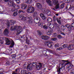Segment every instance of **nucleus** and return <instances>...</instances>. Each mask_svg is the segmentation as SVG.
<instances>
[{
    "label": "nucleus",
    "mask_w": 74,
    "mask_h": 74,
    "mask_svg": "<svg viewBox=\"0 0 74 74\" xmlns=\"http://www.w3.org/2000/svg\"><path fill=\"white\" fill-rule=\"evenodd\" d=\"M8 5L10 7H11L12 9L11 11L12 12L15 11V10H18L19 8V6L18 5H16L14 3V1H9L8 2Z\"/></svg>",
    "instance_id": "f257e3e1"
},
{
    "label": "nucleus",
    "mask_w": 74,
    "mask_h": 74,
    "mask_svg": "<svg viewBox=\"0 0 74 74\" xmlns=\"http://www.w3.org/2000/svg\"><path fill=\"white\" fill-rule=\"evenodd\" d=\"M53 3L54 5H56L55 8L56 10L58 8H60V9H63L64 7V4H65L64 3H62L59 7V1L58 0H54L53 1Z\"/></svg>",
    "instance_id": "f03ea898"
},
{
    "label": "nucleus",
    "mask_w": 74,
    "mask_h": 74,
    "mask_svg": "<svg viewBox=\"0 0 74 74\" xmlns=\"http://www.w3.org/2000/svg\"><path fill=\"white\" fill-rule=\"evenodd\" d=\"M3 39L5 40L6 41V44L7 45H10V44H11V41H12V43L10 46V48H12V47H14L15 43L13 40H12V39H8L5 37H3Z\"/></svg>",
    "instance_id": "7ed1b4c3"
},
{
    "label": "nucleus",
    "mask_w": 74,
    "mask_h": 74,
    "mask_svg": "<svg viewBox=\"0 0 74 74\" xmlns=\"http://www.w3.org/2000/svg\"><path fill=\"white\" fill-rule=\"evenodd\" d=\"M11 30L12 31H15L16 30L17 32H19V33H21L22 32V29H21V27L19 26H12L10 28Z\"/></svg>",
    "instance_id": "20e7f679"
},
{
    "label": "nucleus",
    "mask_w": 74,
    "mask_h": 74,
    "mask_svg": "<svg viewBox=\"0 0 74 74\" xmlns=\"http://www.w3.org/2000/svg\"><path fill=\"white\" fill-rule=\"evenodd\" d=\"M34 10H35L34 8L31 7H29L27 9V12H29L30 13H32V12H34Z\"/></svg>",
    "instance_id": "39448f33"
},
{
    "label": "nucleus",
    "mask_w": 74,
    "mask_h": 74,
    "mask_svg": "<svg viewBox=\"0 0 74 74\" xmlns=\"http://www.w3.org/2000/svg\"><path fill=\"white\" fill-rule=\"evenodd\" d=\"M40 21H41L40 17L38 16L36 17L35 18H34V22L36 23H39Z\"/></svg>",
    "instance_id": "423d86ee"
},
{
    "label": "nucleus",
    "mask_w": 74,
    "mask_h": 74,
    "mask_svg": "<svg viewBox=\"0 0 74 74\" xmlns=\"http://www.w3.org/2000/svg\"><path fill=\"white\" fill-rule=\"evenodd\" d=\"M41 38L42 40H47L48 38H50V37L47 36H44V35H42L41 36Z\"/></svg>",
    "instance_id": "0eeeda50"
},
{
    "label": "nucleus",
    "mask_w": 74,
    "mask_h": 74,
    "mask_svg": "<svg viewBox=\"0 0 74 74\" xmlns=\"http://www.w3.org/2000/svg\"><path fill=\"white\" fill-rule=\"evenodd\" d=\"M53 32V29L52 28L49 29L48 32L46 34L49 36L51 35V33Z\"/></svg>",
    "instance_id": "6e6552de"
},
{
    "label": "nucleus",
    "mask_w": 74,
    "mask_h": 74,
    "mask_svg": "<svg viewBox=\"0 0 74 74\" xmlns=\"http://www.w3.org/2000/svg\"><path fill=\"white\" fill-rule=\"evenodd\" d=\"M40 16L43 20H45V19H47V17H45L44 14L42 13L40 14Z\"/></svg>",
    "instance_id": "1a4fd4ad"
},
{
    "label": "nucleus",
    "mask_w": 74,
    "mask_h": 74,
    "mask_svg": "<svg viewBox=\"0 0 74 74\" xmlns=\"http://www.w3.org/2000/svg\"><path fill=\"white\" fill-rule=\"evenodd\" d=\"M9 33V31L8 30L7 28L5 29L4 30V32H3V34L5 35V36H8V34Z\"/></svg>",
    "instance_id": "9d476101"
},
{
    "label": "nucleus",
    "mask_w": 74,
    "mask_h": 74,
    "mask_svg": "<svg viewBox=\"0 0 74 74\" xmlns=\"http://www.w3.org/2000/svg\"><path fill=\"white\" fill-rule=\"evenodd\" d=\"M32 66H30V65H28L27 66V69L28 71H31L32 70Z\"/></svg>",
    "instance_id": "9b49d317"
},
{
    "label": "nucleus",
    "mask_w": 74,
    "mask_h": 74,
    "mask_svg": "<svg viewBox=\"0 0 74 74\" xmlns=\"http://www.w3.org/2000/svg\"><path fill=\"white\" fill-rule=\"evenodd\" d=\"M39 65L36 66L37 70H40V69L41 67H42V65L41 63H39Z\"/></svg>",
    "instance_id": "f8f14e48"
},
{
    "label": "nucleus",
    "mask_w": 74,
    "mask_h": 74,
    "mask_svg": "<svg viewBox=\"0 0 74 74\" xmlns=\"http://www.w3.org/2000/svg\"><path fill=\"white\" fill-rule=\"evenodd\" d=\"M68 49L69 50H73L74 49V47L73 45H70L68 47Z\"/></svg>",
    "instance_id": "ddd939ff"
},
{
    "label": "nucleus",
    "mask_w": 74,
    "mask_h": 74,
    "mask_svg": "<svg viewBox=\"0 0 74 74\" xmlns=\"http://www.w3.org/2000/svg\"><path fill=\"white\" fill-rule=\"evenodd\" d=\"M27 7V5L26 4H21V8L23 9V10H25V9H26V8Z\"/></svg>",
    "instance_id": "4468645a"
},
{
    "label": "nucleus",
    "mask_w": 74,
    "mask_h": 74,
    "mask_svg": "<svg viewBox=\"0 0 74 74\" xmlns=\"http://www.w3.org/2000/svg\"><path fill=\"white\" fill-rule=\"evenodd\" d=\"M37 7L38 8H42V5L39 3H36Z\"/></svg>",
    "instance_id": "2eb2a0df"
},
{
    "label": "nucleus",
    "mask_w": 74,
    "mask_h": 74,
    "mask_svg": "<svg viewBox=\"0 0 74 74\" xmlns=\"http://www.w3.org/2000/svg\"><path fill=\"white\" fill-rule=\"evenodd\" d=\"M45 12H47V14L48 15H51V11L49 10H45L44 11Z\"/></svg>",
    "instance_id": "dca6fc26"
},
{
    "label": "nucleus",
    "mask_w": 74,
    "mask_h": 74,
    "mask_svg": "<svg viewBox=\"0 0 74 74\" xmlns=\"http://www.w3.org/2000/svg\"><path fill=\"white\" fill-rule=\"evenodd\" d=\"M65 26L68 28V29L69 31H71V26H70V25L69 24H66L65 25Z\"/></svg>",
    "instance_id": "f3484780"
},
{
    "label": "nucleus",
    "mask_w": 74,
    "mask_h": 74,
    "mask_svg": "<svg viewBox=\"0 0 74 74\" xmlns=\"http://www.w3.org/2000/svg\"><path fill=\"white\" fill-rule=\"evenodd\" d=\"M10 22L11 23V25H14V24L16 23V21L13 20H10Z\"/></svg>",
    "instance_id": "a211bd4d"
},
{
    "label": "nucleus",
    "mask_w": 74,
    "mask_h": 74,
    "mask_svg": "<svg viewBox=\"0 0 74 74\" xmlns=\"http://www.w3.org/2000/svg\"><path fill=\"white\" fill-rule=\"evenodd\" d=\"M47 22H51L52 21V19L51 18L49 17L47 18Z\"/></svg>",
    "instance_id": "6ab92c4d"
},
{
    "label": "nucleus",
    "mask_w": 74,
    "mask_h": 74,
    "mask_svg": "<svg viewBox=\"0 0 74 74\" xmlns=\"http://www.w3.org/2000/svg\"><path fill=\"white\" fill-rule=\"evenodd\" d=\"M27 23L28 24H32L33 23V20L32 19H29V20L27 21Z\"/></svg>",
    "instance_id": "aec40b11"
},
{
    "label": "nucleus",
    "mask_w": 74,
    "mask_h": 74,
    "mask_svg": "<svg viewBox=\"0 0 74 74\" xmlns=\"http://www.w3.org/2000/svg\"><path fill=\"white\" fill-rule=\"evenodd\" d=\"M46 1L48 4H49V5H51V6H52V4L51 3V1H50V0H47Z\"/></svg>",
    "instance_id": "412c9836"
},
{
    "label": "nucleus",
    "mask_w": 74,
    "mask_h": 74,
    "mask_svg": "<svg viewBox=\"0 0 74 74\" xmlns=\"http://www.w3.org/2000/svg\"><path fill=\"white\" fill-rule=\"evenodd\" d=\"M52 44H53V42H51V43H48L47 45L49 48H51L52 47Z\"/></svg>",
    "instance_id": "4be33fe9"
},
{
    "label": "nucleus",
    "mask_w": 74,
    "mask_h": 74,
    "mask_svg": "<svg viewBox=\"0 0 74 74\" xmlns=\"http://www.w3.org/2000/svg\"><path fill=\"white\" fill-rule=\"evenodd\" d=\"M21 74H26L27 72H26V71L25 70H22L21 71Z\"/></svg>",
    "instance_id": "5701e85b"
},
{
    "label": "nucleus",
    "mask_w": 74,
    "mask_h": 74,
    "mask_svg": "<svg viewBox=\"0 0 74 74\" xmlns=\"http://www.w3.org/2000/svg\"><path fill=\"white\" fill-rule=\"evenodd\" d=\"M32 66H34V67H36L37 64V62H32L31 63Z\"/></svg>",
    "instance_id": "b1692460"
},
{
    "label": "nucleus",
    "mask_w": 74,
    "mask_h": 74,
    "mask_svg": "<svg viewBox=\"0 0 74 74\" xmlns=\"http://www.w3.org/2000/svg\"><path fill=\"white\" fill-rule=\"evenodd\" d=\"M53 21L54 22H55V21H56V20L57 21V20H58L59 19L58 18H56V16H54L53 17Z\"/></svg>",
    "instance_id": "393cba45"
},
{
    "label": "nucleus",
    "mask_w": 74,
    "mask_h": 74,
    "mask_svg": "<svg viewBox=\"0 0 74 74\" xmlns=\"http://www.w3.org/2000/svg\"><path fill=\"white\" fill-rule=\"evenodd\" d=\"M32 2V0H27V1L26 3L27 4H31Z\"/></svg>",
    "instance_id": "a878e982"
},
{
    "label": "nucleus",
    "mask_w": 74,
    "mask_h": 74,
    "mask_svg": "<svg viewBox=\"0 0 74 74\" xmlns=\"http://www.w3.org/2000/svg\"><path fill=\"white\" fill-rule=\"evenodd\" d=\"M38 15V12H35L34 13L33 16L34 17L36 16H37Z\"/></svg>",
    "instance_id": "bb28decb"
},
{
    "label": "nucleus",
    "mask_w": 74,
    "mask_h": 74,
    "mask_svg": "<svg viewBox=\"0 0 74 74\" xmlns=\"http://www.w3.org/2000/svg\"><path fill=\"white\" fill-rule=\"evenodd\" d=\"M71 30H74V24L73 23H72L71 25Z\"/></svg>",
    "instance_id": "cd10ccee"
},
{
    "label": "nucleus",
    "mask_w": 74,
    "mask_h": 74,
    "mask_svg": "<svg viewBox=\"0 0 74 74\" xmlns=\"http://www.w3.org/2000/svg\"><path fill=\"white\" fill-rule=\"evenodd\" d=\"M38 36H41V34H42V33L41 32L40 30H38Z\"/></svg>",
    "instance_id": "c85d7f7f"
},
{
    "label": "nucleus",
    "mask_w": 74,
    "mask_h": 74,
    "mask_svg": "<svg viewBox=\"0 0 74 74\" xmlns=\"http://www.w3.org/2000/svg\"><path fill=\"white\" fill-rule=\"evenodd\" d=\"M57 22L58 23L59 25H61L62 22L60 20H59V19L58 18V20H57Z\"/></svg>",
    "instance_id": "c756f323"
},
{
    "label": "nucleus",
    "mask_w": 74,
    "mask_h": 74,
    "mask_svg": "<svg viewBox=\"0 0 74 74\" xmlns=\"http://www.w3.org/2000/svg\"><path fill=\"white\" fill-rule=\"evenodd\" d=\"M62 62H67L68 64H70V62H69V60H62Z\"/></svg>",
    "instance_id": "7c9ffc66"
},
{
    "label": "nucleus",
    "mask_w": 74,
    "mask_h": 74,
    "mask_svg": "<svg viewBox=\"0 0 74 74\" xmlns=\"http://www.w3.org/2000/svg\"><path fill=\"white\" fill-rule=\"evenodd\" d=\"M4 72V70L2 69H0V74H3V73Z\"/></svg>",
    "instance_id": "2f4dec72"
},
{
    "label": "nucleus",
    "mask_w": 74,
    "mask_h": 74,
    "mask_svg": "<svg viewBox=\"0 0 74 74\" xmlns=\"http://www.w3.org/2000/svg\"><path fill=\"white\" fill-rule=\"evenodd\" d=\"M21 20L23 21H26V17L25 16L22 17Z\"/></svg>",
    "instance_id": "473e14b6"
},
{
    "label": "nucleus",
    "mask_w": 74,
    "mask_h": 74,
    "mask_svg": "<svg viewBox=\"0 0 74 74\" xmlns=\"http://www.w3.org/2000/svg\"><path fill=\"white\" fill-rule=\"evenodd\" d=\"M57 37L59 39H61L62 38V36L60 35H58L57 36Z\"/></svg>",
    "instance_id": "72a5a7b5"
},
{
    "label": "nucleus",
    "mask_w": 74,
    "mask_h": 74,
    "mask_svg": "<svg viewBox=\"0 0 74 74\" xmlns=\"http://www.w3.org/2000/svg\"><path fill=\"white\" fill-rule=\"evenodd\" d=\"M16 1V3H19V0H11V1Z\"/></svg>",
    "instance_id": "f704fd0d"
},
{
    "label": "nucleus",
    "mask_w": 74,
    "mask_h": 74,
    "mask_svg": "<svg viewBox=\"0 0 74 74\" xmlns=\"http://www.w3.org/2000/svg\"><path fill=\"white\" fill-rule=\"evenodd\" d=\"M26 42L27 43V44H28V45H29V44H30V41L29 40H26Z\"/></svg>",
    "instance_id": "c9c22d12"
},
{
    "label": "nucleus",
    "mask_w": 74,
    "mask_h": 74,
    "mask_svg": "<svg viewBox=\"0 0 74 74\" xmlns=\"http://www.w3.org/2000/svg\"><path fill=\"white\" fill-rule=\"evenodd\" d=\"M54 45L55 47L58 48V47H59V43H56Z\"/></svg>",
    "instance_id": "e433bc0d"
},
{
    "label": "nucleus",
    "mask_w": 74,
    "mask_h": 74,
    "mask_svg": "<svg viewBox=\"0 0 74 74\" xmlns=\"http://www.w3.org/2000/svg\"><path fill=\"white\" fill-rule=\"evenodd\" d=\"M21 12H23V13H24L25 12V11H23L22 10H20L18 11V13L19 14H20V13H21Z\"/></svg>",
    "instance_id": "4c0bfd02"
},
{
    "label": "nucleus",
    "mask_w": 74,
    "mask_h": 74,
    "mask_svg": "<svg viewBox=\"0 0 74 74\" xmlns=\"http://www.w3.org/2000/svg\"><path fill=\"white\" fill-rule=\"evenodd\" d=\"M21 56H22V55H21V54H19V55L17 56V59H20Z\"/></svg>",
    "instance_id": "58836bf2"
},
{
    "label": "nucleus",
    "mask_w": 74,
    "mask_h": 74,
    "mask_svg": "<svg viewBox=\"0 0 74 74\" xmlns=\"http://www.w3.org/2000/svg\"><path fill=\"white\" fill-rule=\"evenodd\" d=\"M18 15V13L16 12H14L13 13V16H16Z\"/></svg>",
    "instance_id": "ea45409f"
},
{
    "label": "nucleus",
    "mask_w": 74,
    "mask_h": 74,
    "mask_svg": "<svg viewBox=\"0 0 74 74\" xmlns=\"http://www.w3.org/2000/svg\"><path fill=\"white\" fill-rule=\"evenodd\" d=\"M60 68H58L57 69V72H58V73H60Z\"/></svg>",
    "instance_id": "a19ab883"
},
{
    "label": "nucleus",
    "mask_w": 74,
    "mask_h": 74,
    "mask_svg": "<svg viewBox=\"0 0 74 74\" xmlns=\"http://www.w3.org/2000/svg\"><path fill=\"white\" fill-rule=\"evenodd\" d=\"M43 28L44 29H48V27L46 25H44L43 27Z\"/></svg>",
    "instance_id": "79ce46f5"
},
{
    "label": "nucleus",
    "mask_w": 74,
    "mask_h": 74,
    "mask_svg": "<svg viewBox=\"0 0 74 74\" xmlns=\"http://www.w3.org/2000/svg\"><path fill=\"white\" fill-rule=\"evenodd\" d=\"M47 52V50H44L43 51V53L44 55H47V54L46 55V52Z\"/></svg>",
    "instance_id": "37998d69"
},
{
    "label": "nucleus",
    "mask_w": 74,
    "mask_h": 74,
    "mask_svg": "<svg viewBox=\"0 0 74 74\" xmlns=\"http://www.w3.org/2000/svg\"><path fill=\"white\" fill-rule=\"evenodd\" d=\"M51 40H52V41H56V40H57V38H51Z\"/></svg>",
    "instance_id": "c03bdc74"
},
{
    "label": "nucleus",
    "mask_w": 74,
    "mask_h": 74,
    "mask_svg": "<svg viewBox=\"0 0 74 74\" xmlns=\"http://www.w3.org/2000/svg\"><path fill=\"white\" fill-rule=\"evenodd\" d=\"M54 26H56V27H58V26H59V25L56 23H54Z\"/></svg>",
    "instance_id": "a18cd8bd"
},
{
    "label": "nucleus",
    "mask_w": 74,
    "mask_h": 74,
    "mask_svg": "<svg viewBox=\"0 0 74 74\" xmlns=\"http://www.w3.org/2000/svg\"><path fill=\"white\" fill-rule=\"evenodd\" d=\"M12 56L13 59H14L15 58V57H16V55H12Z\"/></svg>",
    "instance_id": "49530a36"
},
{
    "label": "nucleus",
    "mask_w": 74,
    "mask_h": 74,
    "mask_svg": "<svg viewBox=\"0 0 74 74\" xmlns=\"http://www.w3.org/2000/svg\"><path fill=\"white\" fill-rule=\"evenodd\" d=\"M65 66H62L61 67V70H64V69H65Z\"/></svg>",
    "instance_id": "de8ad7c7"
},
{
    "label": "nucleus",
    "mask_w": 74,
    "mask_h": 74,
    "mask_svg": "<svg viewBox=\"0 0 74 74\" xmlns=\"http://www.w3.org/2000/svg\"><path fill=\"white\" fill-rule=\"evenodd\" d=\"M46 50H47V51H48V52H50V53H51L52 52V51L50 49H47Z\"/></svg>",
    "instance_id": "09e8293b"
},
{
    "label": "nucleus",
    "mask_w": 74,
    "mask_h": 74,
    "mask_svg": "<svg viewBox=\"0 0 74 74\" xmlns=\"http://www.w3.org/2000/svg\"><path fill=\"white\" fill-rule=\"evenodd\" d=\"M6 25L8 27H10V23H7Z\"/></svg>",
    "instance_id": "8fccbe9b"
},
{
    "label": "nucleus",
    "mask_w": 74,
    "mask_h": 74,
    "mask_svg": "<svg viewBox=\"0 0 74 74\" xmlns=\"http://www.w3.org/2000/svg\"><path fill=\"white\" fill-rule=\"evenodd\" d=\"M53 36H54V37H56L57 36V34L56 33H54L53 34Z\"/></svg>",
    "instance_id": "3c124183"
},
{
    "label": "nucleus",
    "mask_w": 74,
    "mask_h": 74,
    "mask_svg": "<svg viewBox=\"0 0 74 74\" xmlns=\"http://www.w3.org/2000/svg\"><path fill=\"white\" fill-rule=\"evenodd\" d=\"M62 49V47H60L59 48H57L56 50H59V51H60V50H61Z\"/></svg>",
    "instance_id": "603ef678"
},
{
    "label": "nucleus",
    "mask_w": 74,
    "mask_h": 74,
    "mask_svg": "<svg viewBox=\"0 0 74 74\" xmlns=\"http://www.w3.org/2000/svg\"><path fill=\"white\" fill-rule=\"evenodd\" d=\"M3 42H4L3 40H0V43L1 44H3Z\"/></svg>",
    "instance_id": "864d4df0"
},
{
    "label": "nucleus",
    "mask_w": 74,
    "mask_h": 74,
    "mask_svg": "<svg viewBox=\"0 0 74 74\" xmlns=\"http://www.w3.org/2000/svg\"><path fill=\"white\" fill-rule=\"evenodd\" d=\"M47 42V43H51V42H52L50 40H48Z\"/></svg>",
    "instance_id": "5fc2aeb1"
},
{
    "label": "nucleus",
    "mask_w": 74,
    "mask_h": 74,
    "mask_svg": "<svg viewBox=\"0 0 74 74\" xmlns=\"http://www.w3.org/2000/svg\"><path fill=\"white\" fill-rule=\"evenodd\" d=\"M38 26H42V24L40 23H39L38 24Z\"/></svg>",
    "instance_id": "6e6d98bb"
},
{
    "label": "nucleus",
    "mask_w": 74,
    "mask_h": 74,
    "mask_svg": "<svg viewBox=\"0 0 74 74\" xmlns=\"http://www.w3.org/2000/svg\"><path fill=\"white\" fill-rule=\"evenodd\" d=\"M63 47L64 48H66V47H67V45H66L64 44L63 45Z\"/></svg>",
    "instance_id": "4d7b16f0"
},
{
    "label": "nucleus",
    "mask_w": 74,
    "mask_h": 74,
    "mask_svg": "<svg viewBox=\"0 0 74 74\" xmlns=\"http://www.w3.org/2000/svg\"><path fill=\"white\" fill-rule=\"evenodd\" d=\"M48 42H45V45H47L48 44Z\"/></svg>",
    "instance_id": "13d9d810"
},
{
    "label": "nucleus",
    "mask_w": 74,
    "mask_h": 74,
    "mask_svg": "<svg viewBox=\"0 0 74 74\" xmlns=\"http://www.w3.org/2000/svg\"><path fill=\"white\" fill-rule=\"evenodd\" d=\"M25 37H26V35H24L22 36V38H25Z\"/></svg>",
    "instance_id": "bf43d9fd"
},
{
    "label": "nucleus",
    "mask_w": 74,
    "mask_h": 74,
    "mask_svg": "<svg viewBox=\"0 0 74 74\" xmlns=\"http://www.w3.org/2000/svg\"><path fill=\"white\" fill-rule=\"evenodd\" d=\"M61 34H62V35H63L64 36H65V34L63 32L61 33Z\"/></svg>",
    "instance_id": "052dcab7"
},
{
    "label": "nucleus",
    "mask_w": 74,
    "mask_h": 74,
    "mask_svg": "<svg viewBox=\"0 0 74 74\" xmlns=\"http://www.w3.org/2000/svg\"><path fill=\"white\" fill-rule=\"evenodd\" d=\"M28 19L29 20L31 19H32V17L31 16L28 17Z\"/></svg>",
    "instance_id": "680f3d73"
},
{
    "label": "nucleus",
    "mask_w": 74,
    "mask_h": 74,
    "mask_svg": "<svg viewBox=\"0 0 74 74\" xmlns=\"http://www.w3.org/2000/svg\"><path fill=\"white\" fill-rule=\"evenodd\" d=\"M5 2H7L9 1V0H4Z\"/></svg>",
    "instance_id": "e2e57ef3"
},
{
    "label": "nucleus",
    "mask_w": 74,
    "mask_h": 74,
    "mask_svg": "<svg viewBox=\"0 0 74 74\" xmlns=\"http://www.w3.org/2000/svg\"><path fill=\"white\" fill-rule=\"evenodd\" d=\"M67 3H70V0H67Z\"/></svg>",
    "instance_id": "0e129e2a"
},
{
    "label": "nucleus",
    "mask_w": 74,
    "mask_h": 74,
    "mask_svg": "<svg viewBox=\"0 0 74 74\" xmlns=\"http://www.w3.org/2000/svg\"><path fill=\"white\" fill-rule=\"evenodd\" d=\"M26 74H31V73L30 72H27V73Z\"/></svg>",
    "instance_id": "69168bd1"
},
{
    "label": "nucleus",
    "mask_w": 74,
    "mask_h": 74,
    "mask_svg": "<svg viewBox=\"0 0 74 74\" xmlns=\"http://www.w3.org/2000/svg\"><path fill=\"white\" fill-rule=\"evenodd\" d=\"M6 64H10V63L8 62H7L6 63Z\"/></svg>",
    "instance_id": "338daca9"
},
{
    "label": "nucleus",
    "mask_w": 74,
    "mask_h": 74,
    "mask_svg": "<svg viewBox=\"0 0 74 74\" xmlns=\"http://www.w3.org/2000/svg\"><path fill=\"white\" fill-rule=\"evenodd\" d=\"M71 74H74V73L73 72H72L71 73Z\"/></svg>",
    "instance_id": "774afa93"
}]
</instances>
